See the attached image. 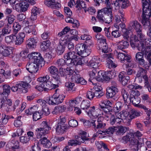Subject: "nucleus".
I'll list each match as a JSON object with an SVG mask.
<instances>
[{
  "instance_id": "51",
  "label": "nucleus",
  "mask_w": 151,
  "mask_h": 151,
  "mask_svg": "<svg viewBox=\"0 0 151 151\" xmlns=\"http://www.w3.org/2000/svg\"><path fill=\"white\" fill-rule=\"evenodd\" d=\"M13 27V33L15 35L17 34L21 28V25L17 23H14Z\"/></svg>"
},
{
  "instance_id": "3",
  "label": "nucleus",
  "mask_w": 151,
  "mask_h": 151,
  "mask_svg": "<svg viewBox=\"0 0 151 151\" xmlns=\"http://www.w3.org/2000/svg\"><path fill=\"white\" fill-rule=\"evenodd\" d=\"M60 90L57 88L55 91V93L51 97L47 98L46 102L49 104L56 105L62 103L65 98L63 94H59Z\"/></svg>"
},
{
  "instance_id": "60",
  "label": "nucleus",
  "mask_w": 151,
  "mask_h": 151,
  "mask_svg": "<svg viewBox=\"0 0 151 151\" xmlns=\"http://www.w3.org/2000/svg\"><path fill=\"white\" fill-rule=\"evenodd\" d=\"M64 58L65 59V64H66L67 65H75L74 63V60L70 58H66L65 57V56H64Z\"/></svg>"
},
{
  "instance_id": "26",
  "label": "nucleus",
  "mask_w": 151,
  "mask_h": 151,
  "mask_svg": "<svg viewBox=\"0 0 151 151\" xmlns=\"http://www.w3.org/2000/svg\"><path fill=\"white\" fill-rule=\"evenodd\" d=\"M37 40L33 38L29 39L26 42L27 47L29 49H33L36 47Z\"/></svg>"
},
{
  "instance_id": "62",
  "label": "nucleus",
  "mask_w": 151,
  "mask_h": 151,
  "mask_svg": "<svg viewBox=\"0 0 151 151\" xmlns=\"http://www.w3.org/2000/svg\"><path fill=\"white\" fill-rule=\"evenodd\" d=\"M26 17L25 15L23 14H19L17 16V19L19 22L23 21L24 23H27V24H28V21L27 20H24Z\"/></svg>"
},
{
  "instance_id": "63",
  "label": "nucleus",
  "mask_w": 151,
  "mask_h": 151,
  "mask_svg": "<svg viewBox=\"0 0 151 151\" xmlns=\"http://www.w3.org/2000/svg\"><path fill=\"white\" fill-rule=\"evenodd\" d=\"M65 86L66 87L72 90L73 91H75L76 89V88L74 87L75 84L74 83L70 82H67L65 83Z\"/></svg>"
},
{
  "instance_id": "31",
  "label": "nucleus",
  "mask_w": 151,
  "mask_h": 151,
  "mask_svg": "<svg viewBox=\"0 0 151 151\" xmlns=\"http://www.w3.org/2000/svg\"><path fill=\"white\" fill-rule=\"evenodd\" d=\"M99 45L101 50L102 52L104 53H107L110 52V49L108 47L107 43H106V41H105V42L99 44Z\"/></svg>"
},
{
  "instance_id": "5",
  "label": "nucleus",
  "mask_w": 151,
  "mask_h": 151,
  "mask_svg": "<svg viewBox=\"0 0 151 151\" xmlns=\"http://www.w3.org/2000/svg\"><path fill=\"white\" fill-rule=\"evenodd\" d=\"M129 30L133 29L136 32L137 36L140 39H143V35L142 33V26L137 21H133L129 24L128 27Z\"/></svg>"
},
{
  "instance_id": "25",
  "label": "nucleus",
  "mask_w": 151,
  "mask_h": 151,
  "mask_svg": "<svg viewBox=\"0 0 151 151\" xmlns=\"http://www.w3.org/2000/svg\"><path fill=\"white\" fill-rule=\"evenodd\" d=\"M130 142L131 145H132V147H133L132 149L134 150V151H138V146L140 144H141V145L139 146L140 147L144 144V143H139L138 141L135 138H133L130 140Z\"/></svg>"
},
{
  "instance_id": "40",
  "label": "nucleus",
  "mask_w": 151,
  "mask_h": 151,
  "mask_svg": "<svg viewBox=\"0 0 151 151\" xmlns=\"http://www.w3.org/2000/svg\"><path fill=\"white\" fill-rule=\"evenodd\" d=\"M129 100L135 106H137L140 102V98L139 97H129Z\"/></svg>"
},
{
  "instance_id": "58",
  "label": "nucleus",
  "mask_w": 151,
  "mask_h": 151,
  "mask_svg": "<svg viewBox=\"0 0 151 151\" xmlns=\"http://www.w3.org/2000/svg\"><path fill=\"white\" fill-rule=\"evenodd\" d=\"M86 132H83L81 134V137L78 136V138L79 141H81V142H83L85 140H89V138L86 136Z\"/></svg>"
},
{
  "instance_id": "16",
  "label": "nucleus",
  "mask_w": 151,
  "mask_h": 151,
  "mask_svg": "<svg viewBox=\"0 0 151 151\" xmlns=\"http://www.w3.org/2000/svg\"><path fill=\"white\" fill-rule=\"evenodd\" d=\"M125 113L126 112H122V113H121V112H120V116L121 118L119 117H116L115 118L114 115H111L110 120V124L111 125H114L115 124H117L118 123L120 124V123L122 122V118L123 116H125L126 117L125 118H126V120H127L126 116L125 115Z\"/></svg>"
},
{
  "instance_id": "45",
  "label": "nucleus",
  "mask_w": 151,
  "mask_h": 151,
  "mask_svg": "<svg viewBox=\"0 0 151 151\" xmlns=\"http://www.w3.org/2000/svg\"><path fill=\"white\" fill-rule=\"evenodd\" d=\"M105 13L102 10L101 12H98V14L97 18L99 19V22H104L105 19Z\"/></svg>"
},
{
  "instance_id": "21",
  "label": "nucleus",
  "mask_w": 151,
  "mask_h": 151,
  "mask_svg": "<svg viewBox=\"0 0 151 151\" xmlns=\"http://www.w3.org/2000/svg\"><path fill=\"white\" fill-rule=\"evenodd\" d=\"M25 36V35L24 33H19L17 36H16L14 40L15 45H19L22 44L23 42Z\"/></svg>"
},
{
  "instance_id": "30",
  "label": "nucleus",
  "mask_w": 151,
  "mask_h": 151,
  "mask_svg": "<svg viewBox=\"0 0 151 151\" xmlns=\"http://www.w3.org/2000/svg\"><path fill=\"white\" fill-rule=\"evenodd\" d=\"M125 115H126V116L130 118L131 119H132L135 117L140 116V113L134 109H132L129 112V114H127V112H125Z\"/></svg>"
},
{
  "instance_id": "47",
  "label": "nucleus",
  "mask_w": 151,
  "mask_h": 151,
  "mask_svg": "<svg viewBox=\"0 0 151 151\" xmlns=\"http://www.w3.org/2000/svg\"><path fill=\"white\" fill-rule=\"evenodd\" d=\"M104 76H105V73L102 71H100L98 72V76L96 78V80L99 81L103 82L104 81Z\"/></svg>"
},
{
  "instance_id": "53",
  "label": "nucleus",
  "mask_w": 151,
  "mask_h": 151,
  "mask_svg": "<svg viewBox=\"0 0 151 151\" xmlns=\"http://www.w3.org/2000/svg\"><path fill=\"white\" fill-rule=\"evenodd\" d=\"M79 73V72L76 70V71L75 72L74 74L72 76L71 79L72 82H75L76 83L78 82V81L80 76Z\"/></svg>"
},
{
  "instance_id": "46",
  "label": "nucleus",
  "mask_w": 151,
  "mask_h": 151,
  "mask_svg": "<svg viewBox=\"0 0 151 151\" xmlns=\"http://www.w3.org/2000/svg\"><path fill=\"white\" fill-rule=\"evenodd\" d=\"M76 7L78 8V10H81V8H85L86 7L85 2L82 0H78L76 1Z\"/></svg>"
},
{
  "instance_id": "10",
  "label": "nucleus",
  "mask_w": 151,
  "mask_h": 151,
  "mask_svg": "<svg viewBox=\"0 0 151 151\" xmlns=\"http://www.w3.org/2000/svg\"><path fill=\"white\" fill-rule=\"evenodd\" d=\"M139 50L146 55V58L148 61L151 60V46H149L148 43L146 45L145 44H143L142 46L140 47Z\"/></svg>"
},
{
  "instance_id": "48",
  "label": "nucleus",
  "mask_w": 151,
  "mask_h": 151,
  "mask_svg": "<svg viewBox=\"0 0 151 151\" xmlns=\"http://www.w3.org/2000/svg\"><path fill=\"white\" fill-rule=\"evenodd\" d=\"M4 50H2V52L1 53L2 55L4 56H8L10 55L12 52V51L8 47L4 46Z\"/></svg>"
},
{
  "instance_id": "33",
  "label": "nucleus",
  "mask_w": 151,
  "mask_h": 151,
  "mask_svg": "<svg viewBox=\"0 0 151 151\" xmlns=\"http://www.w3.org/2000/svg\"><path fill=\"white\" fill-rule=\"evenodd\" d=\"M35 25H28L25 27L24 30L26 33L29 34L32 32V34L35 35Z\"/></svg>"
},
{
  "instance_id": "27",
  "label": "nucleus",
  "mask_w": 151,
  "mask_h": 151,
  "mask_svg": "<svg viewBox=\"0 0 151 151\" xmlns=\"http://www.w3.org/2000/svg\"><path fill=\"white\" fill-rule=\"evenodd\" d=\"M119 80L120 81L123 85H126L129 80V76H125L122 72H121L119 75Z\"/></svg>"
},
{
  "instance_id": "49",
  "label": "nucleus",
  "mask_w": 151,
  "mask_h": 151,
  "mask_svg": "<svg viewBox=\"0 0 151 151\" xmlns=\"http://www.w3.org/2000/svg\"><path fill=\"white\" fill-rule=\"evenodd\" d=\"M123 104L121 102H118L115 104V106L114 108V110L115 113L119 112L121 110V108Z\"/></svg>"
},
{
  "instance_id": "12",
  "label": "nucleus",
  "mask_w": 151,
  "mask_h": 151,
  "mask_svg": "<svg viewBox=\"0 0 151 151\" xmlns=\"http://www.w3.org/2000/svg\"><path fill=\"white\" fill-rule=\"evenodd\" d=\"M102 58L106 60L107 62L106 65L109 68H115L116 66L113 61V55L111 53L104 54L101 55Z\"/></svg>"
},
{
  "instance_id": "23",
  "label": "nucleus",
  "mask_w": 151,
  "mask_h": 151,
  "mask_svg": "<svg viewBox=\"0 0 151 151\" xmlns=\"http://www.w3.org/2000/svg\"><path fill=\"white\" fill-rule=\"evenodd\" d=\"M36 57L33 62L39 67H42L44 65L45 62L41 54L39 53L38 55L36 56Z\"/></svg>"
},
{
  "instance_id": "64",
  "label": "nucleus",
  "mask_w": 151,
  "mask_h": 151,
  "mask_svg": "<svg viewBox=\"0 0 151 151\" xmlns=\"http://www.w3.org/2000/svg\"><path fill=\"white\" fill-rule=\"evenodd\" d=\"M93 89H91L90 91H88L86 94V97L90 100H92L94 97V92Z\"/></svg>"
},
{
  "instance_id": "38",
  "label": "nucleus",
  "mask_w": 151,
  "mask_h": 151,
  "mask_svg": "<svg viewBox=\"0 0 151 151\" xmlns=\"http://www.w3.org/2000/svg\"><path fill=\"white\" fill-rule=\"evenodd\" d=\"M50 45V42L49 40H46L42 42L40 45V48L42 50L45 51L49 48Z\"/></svg>"
},
{
  "instance_id": "9",
  "label": "nucleus",
  "mask_w": 151,
  "mask_h": 151,
  "mask_svg": "<svg viewBox=\"0 0 151 151\" xmlns=\"http://www.w3.org/2000/svg\"><path fill=\"white\" fill-rule=\"evenodd\" d=\"M104 119L103 117L100 116L97 120H92V125L93 129L96 130L97 129H100L104 128L106 124L103 122Z\"/></svg>"
},
{
  "instance_id": "37",
  "label": "nucleus",
  "mask_w": 151,
  "mask_h": 151,
  "mask_svg": "<svg viewBox=\"0 0 151 151\" xmlns=\"http://www.w3.org/2000/svg\"><path fill=\"white\" fill-rule=\"evenodd\" d=\"M77 53L75 51H70L65 54L64 55L65 56V58H70L74 60L77 58Z\"/></svg>"
},
{
  "instance_id": "20",
  "label": "nucleus",
  "mask_w": 151,
  "mask_h": 151,
  "mask_svg": "<svg viewBox=\"0 0 151 151\" xmlns=\"http://www.w3.org/2000/svg\"><path fill=\"white\" fill-rule=\"evenodd\" d=\"M3 88V92L0 93L1 95L4 100L7 98L8 95L10 92L11 87L8 85H4L2 86Z\"/></svg>"
},
{
  "instance_id": "44",
  "label": "nucleus",
  "mask_w": 151,
  "mask_h": 151,
  "mask_svg": "<svg viewBox=\"0 0 151 151\" xmlns=\"http://www.w3.org/2000/svg\"><path fill=\"white\" fill-rule=\"evenodd\" d=\"M16 38V36L13 34L12 35L10 36H7L5 38V41L8 43H12Z\"/></svg>"
},
{
  "instance_id": "1",
  "label": "nucleus",
  "mask_w": 151,
  "mask_h": 151,
  "mask_svg": "<svg viewBox=\"0 0 151 151\" xmlns=\"http://www.w3.org/2000/svg\"><path fill=\"white\" fill-rule=\"evenodd\" d=\"M50 76L48 75L43 77H41L37 79V81L39 82V85H37L35 88L39 91H48L52 89H55L58 87V85L53 83L50 80Z\"/></svg>"
},
{
  "instance_id": "7",
  "label": "nucleus",
  "mask_w": 151,
  "mask_h": 151,
  "mask_svg": "<svg viewBox=\"0 0 151 151\" xmlns=\"http://www.w3.org/2000/svg\"><path fill=\"white\" fill-rule=\"evenodd\" d=\"M144 36H143V39L140 40H142L141 41H139L138 39L139 37L137 36L136 35L134 36L133 38H132L130 40V43L131 47L133 48L137 47V49L139 51H141V50H139V48L141 46H142V44L143 43L145 44V45H146L148 43H147L146 42V39H145Z\"/></svg>"
},
{
  "instance_id": "18",
  "label": "nucleus",
  "mask_w": 151,
  "mask_h": 151,
  "mask_svg": "<svg viewBox=\"0 0 151 151\" xmlns=\"http://www.w3.org/2000/svg\"><path fill=\"white\" fill-rule=\"evenodd\" d=\"M45 4L52 8L57 9L61 7L60 4L56 0H47L45 1Z\"/></svg>"
},
{
  "instance_id": "32",
  "label": "nucleus",
  "mask_w": 151,
  "mask_h": 151,
  "mask_svg": "<svg viewBox=\"0 0 151 151\" xmlns=\"http://www.w3.org/2000/svg\"><path fill=\"white\" fill-rule=\"evenodd\" d=\"M40 13V11L38 8L36 6H34L32 10L31 19L33 20H36L37 18V15Z\"/></svg>"
},
{
  "instance_id": "41",
  "label": "nucleus",
  "mask_w": 151,
  "mask_h": 151,
  "mask_svg": "<svg viewBox=\"0 0 151 151\" xmlns=\"http://www.w3.org/2000/svg\"><path fill=\"white\" fill-rule=\"evenodd\" d=\"M90 104L88 100H83L81 104V109L83 110H86L90 107Z\"/></svg>"
},
{
  "instance_id": "36",
  "label": "nucleus",
  "mask_w": 151,
  "mask_h": 151,
  "mask_svg": "<svg viewBox=\"0 0 151 151\" xmlns=\"http://www.w3.org/2000/svg\"><path fill=\"white\" fill-rule=\"evenodd\" d=\"M118 43L119 44L118 45V48L119 49L121 50L126 48L129 45V43L128 42L124 41L123 40L119 41Z\"/></svg>"
},
{
  "instance_id": "56",
  "label": "nucleus",
  "mask_w": 151,
  "mask_h": 151,
  "mask_svg": "<svg viewBox=\"0 0 151 151\" xmlns=\"http://www.w3.org/2000/svg\"><path fill=\"white\" fill-rule=\"evenodd\" d=\"M59 73L60 76L62 77H65L67 76V68H63L60 67L59 69Z\"/></svg>"
},
{
  "instance_id": "8",
  "label": "nucleus",
  "mask_w": 151,
  "mask_h": 151,
  "mask_svg": "<svg viewBox=\"0 0 151 151\" xmlns=\"http://www.w3.org/2000/svg\"><path fill=\"white\" fill-rule=\"evenodd\" d=\"M41 125L42 127L37 128L36 129L38 138H40L42 135H44L47 133L48 131L51 129V127L48 126L47 122L46 121H43L41 124Z\"/></svg>"
},
{
  "instance_id": "11",
  "label": "nucleus",
  "mask_w": 151,
  "mask_h": 151,
  "mask_svg": "<svg viewBox=\"0 0 151 151\" xmlns=\"http://www.w3.org/2000/svg\"><path fill=\"white\" fill-rule=\"evenodd\" d=\"M112 7H111V5L109 7H106L103 9V11L105 13V19L104 22L106 23L109 24L112 21V19L113 17L111 9Z\"/></svg>"
},
{
  "instance_id": "42",
  "label": "nucleus",
  "mask_w": 151,
  "mask_h": 151,
  "mask_svg": "<svg viewBox=\"0 0 151 151\" xmlns=\"http://www.w3.org/2000/svg\"><path fill=\"white\" fill-rule=\"evenodd\" d=\"M76 139L71 140H69L68 142V144L69 145H80L81 143V141H79L78 138V136H76Z\"/></svg>"
},
{
  "instance_id": "43",
  "label": "nucleus",
  "mask_w": 151,
  "mask_h": 151,
  "mask_svg": "<svg viewBox=\"0 0 151 151\" xmlns=\"http://www.w3.org/2000/svg\"><path fill=\"white\" fill-rule=\"evenodd\" d=\"M78 99H77L75 100H70L69 101V106L68 107V109L69 111H72L73 108H75V106L76 104L78 103Z\"/></svg>"
},
{
  "instance_id": "55",
  "label": "nucleus",
  "mask_w": 151,
  "mask_h": 151,
  "mask_svg": "<svg viewBox=\"0 0 151 151\" xmlns=\"http://www.w3.org/2000/svg\"><path fill=\"white\" fill-rule=\"evenodd\" d=\"M83 58H81L79 56H77V58L74 60V63L75 65H82L84 64Z\"/></svg>"
},
{
  "instance_id": "15",
  "label": "nucleus",
  "mask_w": 151,
  "mask_h": 151,
  "mask_svg": "<svg viewBox=\"0 0 151 151\" xmlns=\"http://www.w3.org/2000/svg\"><path fill=\"white\" fill-rule=\"evenodd\" d=\"M26 67V69L32 73H36L40 67L33 62L28 63Z\"/></svg>"
},
{
  "instance_id": "17",
  "label": "nucleus",
  "mask_w": 151,
  "mask_h": 151,
  "mask_svg": "<svg viewBox=\"0 0 151 151\" xmlns=\"http://www.w3.org/2000/svg\"><path fill=\"white\" fill-rule=\"evenodd\" d=\"M99 58L97 56H94L89 62L88 65L94 69H96L100 65Z\"/></svg>"
},
{
  "instance_id": "24",
  "label": "nucleus",
  "mask_w": 151,
  "mask_h": 151,
  "mask_svg": "<svg viewBox=\"0 0 151 151\" xmlns=\"http://www.w3.org/2000/svg\"><path fill=\"white\" fill-rule=\"evenodd\" d=\"M12 26L9 24H6L2 29L1 34V36H5L10 34L12 32Z\"/></svg>"
},
{
  "instance_id": "14",
  "label": "nucleus",
  "mask_w": 151,
  "mask_h": 151,
  "mask_svg": "<svg viewBox=\"0 0 151 151\" xmlns=\"http://www.w3.org/2000/svg\"><path fill=\"white\" fill-rule=\"evenodd\" d=\"M144 53L143 52H137L135 55L136 61L139 64L145 68H148V66L145 64V61L144 59Z\"/></svg>"
},
{
  "instance_id": "4",
  "label": "nucleus",
  "mask_w": 151,
  "mask_h": 151,
  "mask_svg": "<svg viewBox=\"0 0 151 151\" xmlns=\"http://www.w3.org/2000/svg\"><path fill=\"white\" fill-rule=\"evenodd\" d=\"M66 121L65 119L63 118L58 120L56 127V132L58 134H62L68 129V127L65 124Z\"/></svg>"
},
{
  "instance_id": "52",
  "label": "nucleus",
  "mask_w": 151,
  "mask_h": 151,
  "mask_svg": "<svg viewBox=\"0 0 151 151\" xmlns=\"http://www.w3.org/2000/svg\"><path fill=\"white\" fill-rule=\"evenodd\" d=\"M95 38L100 43V44L105 42V41H106L105 38H104L102 35L99 33L97 34L96 35Z\"/></svg>"
},
{
  "instance_id": "59",
  "label": "nucleus",
  "mask_w": 151,
  "mask_h": 151,
  "mask_svg": "<svg viewBox=\"0 0 151 151\" xmlns=\"http://www.w3.org/2000/svg\"><path fill=\"white\" fill-rule=\"evenodd\" d=\"M30 138L28 135L22 136L19 137L20 142L23 144L27 143L29 141Z\"/></svg>"
},
{
  "instance_id": "6",
  "label": "nucleus",
  "mask_w": 151,
  "mask_h": 151,
  "mask_svg": "<svg viewBox=\"0 0 151 151\" xmlns=\"http://www.w3.org/2000/svg\"><path fill=\"white\" fill-rule=\"evenodd\" d=\"M76 49L77 54L82 57H86L91 52V50L87 48L86 45L83 44H79L76 45Z\"/></svg>"
},
{
  "instance_id": "61",
  "label": "nucleus",
  "mask_w": 151,
  "mask_h": 151,
  "mask_svg": "<svg viewBox=\"0 0 151 151\" xmlns=\"http://www.w3.org/2000/svg\"><path fill=\"white\" fill-rule=\"evenodd\" d=\"M70 27H66L62 31L58 34V36L59 37L62 36L66 34L68 32L70 31Z\"/></svg>"
},
{
  "instance_id": "29",
  "label": "nucleus",
  "mask_w": 151,
  "mask_h": 151,
  "mask_svg": "<svg viewBox=\"0 0 151 151\" xmlns=\"http://www.w3.org/2000/svg\"><path fill=\"white\" fill-rule=\"evenodd\" d=\"M66 109V107L64 106H56L52 112L53 114H57L60 113L64 111Z\"/></svg>"
},
{
  "instance_id": "34",
  "label": "nucleus",
  "mask_w": 151,
  "mask_h": 151,
  "mask_svg": "<svg viewBox=\"0 0 151 151\" xmlns=\"http://www.w3.org/2000/svg\"><path fill=\"white\" fill-rule=\"evenodd\" d=\"M116 128H117L116 129V130H117L116 134L117 135H123L129 129L128 127L122 126H120L118 127H116Z\"/></svg>"
},
{
  "instance_id": "28",
  "label": "nucleus",
  "mask_w": 151,
  "mask_h": 151,
  "mask_svg": "<svg viewBox=\"0 0 151 151\" xmlns=\"http://www.w3.org/2000/svg\"><path fill=\"white\" fill-rule=\"evenodd\" d=\"M104 106L103 105H100L99 106L102 111H104L105 113L107 114V115L106 116L108 117V116L111 114L112 109L111 107L109 105H106L105 104H104Z\"/></svg>"
},
{
  "instance_id": "19",
  "label": "nucleus",
  "mask_w": 151,
  "mask_h": 151,
  "mask_svg": "<svg viewBox=\"0 0 151 151\" xmlns=\"http://www.w3.org/2000/svg\"><path fill=\"white\" fill-rule=\"evenodd\" d=\"M16 84L19 91H22V92L24 93L28 91L27 88L29 85L28 83L26 82L21 81Z\"/></svg>"
},
{
  "instance_id": "50",
  "label": "nucleus",
  "mask_w": 151,
  "mask_h": 151,
  "mask_svg": "<svg viewBox=\"0 0 151 151\" xmlns=\"http://www.w3.org/2000/svg\"><path fill=\"white\" fill-rule=\"evenodd\" d=\"M21 12L27 11L29 6V4L27 2H21Z\"/></svg>"
},
{
  "instance_id": "2",
  "label": "nucleus",
  "mask_w": 151,
  "mask_h": 151,
  "mask_svg": "<svg viewBox=\"0 0 151 151\" xmlns=\"http://www.w3.org/2000/svg\"><path fill=\"white\" fill-rule=\"evenodd\" d=\"M142 1V22L143 25L149 28L150 25L149 18L151 15V2L150 0Z\"/></svg>"
},
{
  "instance_id": "54",
  "label": "nucleus",
  "mask_w": 151,
  "mask_h": 151,
  "mask_svg": "<svg viewBox=\"0 0 151 151\" xmlns=\"http://www.w3.org/2000/svg\"><path fill=\"white\" fill-rule=\"evenodd\" d=\"M121 94L125 102H127L128 100H129V94L125 89H123L122 90Z\"/></svg>"
},
{
  "instance_id": "57",
  "label": "nucleus",
  "mask_w": 151,
  "mask_h": 151,
  "mask_svg": "<svg viewBox=\"0 0 151 151\" xmlns=\"http://www.w3.org/2000/svg\"><path fill=\"white\" fill-rule=\"evenodd\" d=\"M49 72L51 74L55 73H58V68L55 66H51L48 68Z\"/></svg>"
},
{
  "instance_id": "39",
  "label": "nucleus",
  "mask_w": 151,
  "mask_h": 151,
  "mask_svg": "<svg viewBox=\"0 0 151 151\" xmlns=\"http://www.w3.org/2000/svg\"><path fill=\"white\" fill-rule=\"evenodd\" d=\"M110 0H94V1L96 3V5L99 6L101 3H103L106 5L107 7H109L111 5Z\"/></svg>"
},
{
  "instance_id": "35",
  "label": "nucleus",
  "mask_w": 151,
  "mask_h": 151,
  "mask_svg": "<svg viewBox=\"0 0 151 151\" xmlns=\"http://www.w3.org/2000/svg\"><path fill=\"white\" fill-rule=\"evenodd\" d=\"M40 141L41 144L45 147L49 148L51 145V143L50 141L45 137H43L41 139H40Z\"/></svg>"
},
{
  "instance_id": "13",
  "label": "nucleus",
  "mask_w": 151,
  "mask_h": 151,
  "mask_svg": "<svg viewBox=\"0 0 151 151\" xmlns=\"http://www.w3.org/2000/svg\"><path fill=\"white\" fill-rule=\"evenodd\" d=\"M67 38L68 37L64 40H60L59 44L56 49V52L58 55H60L64 52L65 47L68 43V41L67 40Z\"/></svg>"
},
{
  "instance_id": "22",
  "label": "nucleus",
  "mask_w": 151,
  "mask_h": 151,
  "mask_svg": "<svg viewBox=\"0 0 151 151\" xmlns=\"http://www.w3.org/2000/svg\"><path fill=\"white\" fill-rule=\"evenodd\" d=\"M118 92V90L117 88H111L108 87L106 90L107 98L109 99L112 97Z\"/></svg>"
}]
</instances>
